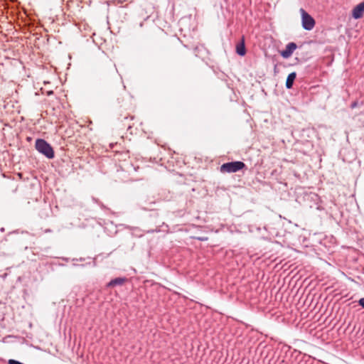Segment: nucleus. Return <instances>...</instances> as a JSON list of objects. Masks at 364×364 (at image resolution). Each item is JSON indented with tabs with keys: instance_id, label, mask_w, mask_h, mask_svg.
I'll use <instances>...</instances> for the list:
<instances>
[{
	"instance_id": "obj_8",
	"label": "nucleus",
	"mask_w": 364,
	"mask_h": 364,
	"mask_svg": "<svg viewBox=\"0 0 364 364\" xmlns=\"http://www.w3.org/2000/svg\"><path fill=\"white\" fill-rule=\"evenodd\" d=\"M236 52L240 56H244L246 53L244 39L242 40L236 46Z\"/></svg>"
},
{
	"instance_id": "obj_14",
	"label": "nucleus",
	"mask_w": 364,
	"mask_h": 364,
	"mask_svg": "<svg viewBox=\"0 0 364 364\" xmlns=\"http://www.w3.org/2000/svg\"><path fill=\"white\" fill-rule=\"evenodd\" d=\"M151 232H154V230H151V231H150V230H148L146 232H147V233H150Z\"/></svg>"
},
{
	"instance_id": "obj_2",
	"label": "nucleus",
	"mask_w": 364,
	"mask_h": 364,
	"mask_svg": "<svg viewBox=\"0 0 364 364\" xmlns=\"http://www.w3.org/2000/svg\"><path fill=\"white\" fill-rule=\"evenodd\" d=\"M245 166L246 165L242 161H236L223 164L220 166V171L222 173H235L242 170Z\"/></svg>"
},
{
	"instance_id": "obj_5",
	"label": "nucleus",
	"mask_w": 364,
	"mask_h": 364,
	"mask_svg": "<svg viewBox=\"0 0 364 364\" xmlns=\"http://www.w3.org/2000/svg\"><path fill=\"white\" fill-rule=\"evenodd\" d=\"M297 46L295 43L291 42L289 43L287 46L284 50L281 51V55L284 58H289L293 52L296 49Z\"/></svg>"
},
{
	"instance_id": "obj_1",
	"label": "nucleus",
	"mask_w": 364,
	"mask_h": 364,
	"mask_svg": "<svg viewBox=\"0 0 364 364\" xmlns=\"http://www.w3.org/2000/svg\"><path fill=\"white\" fill-rule=\"evenodd\" d=\"M36 149L49 159L55 156L53 147L45 139H38L35 144Z\"/></svg>"
},
{
	"instance_id": "obj_4",
	"label": "nucleus",
	"mask_w": 364,
	"mask_h": 364,
	"mask_svg": "<svg viewBox=\"0 0 364 364\" xmlns=\"http://www.w3.org/2000/svg\"><path fill=\"white\" fill-rule=\"evenodd\" d=\"M364 16V1L356 5L352 9V17L354 19H360Z\"/></svg>"
},
{
	"instance_id": "obj_3",
	"label": "nucleus",
	"mask_w": 364,
	"mask_h": 364,
	"mask_svg": "<svg viewBox=\"0 0 364 364\" xmlns=\"http://www.w3.org/2000/svg\"><path fill=\"white\" fill-rule=\"evenodd\" d=\"M301 14L302 27L306 31H311L315 26V21L314 18L309 15L304 9H300Z\"/></svg>"
},
{
	"instance_id": "obj_12",
	"label": "nucleus",
	"mask_w": 364,
	"mask_h": 364,
	"mask_svg": "<svg viewBox=\"0 0 364 364\" xmlns=\"http://www.w3.org/2000/svg\"><path fill=\"white\" fill-rule=\"evenodd\" d=\"M73 261H80V262H82V261H84V260H85V259H84V258H82V257H80V258H79V259H77V258L73 259Z\"/></svg>"
},
{
	"instance_id": "obj_13",
	"label": "nucleus",
	"mask_w": 364,
	"mask_h": 364,
	"mask_svg": "<svg viewBox=\"0 0 364 364\" xmlns=\"http://www.w3.org/2000/svg\"><path fill=\"white\" fill-rule=\"evenodd\" d=\"M44 232H45V233L52 232V230H51V229H50V228L46 229V230H44Z\"/></svg>"
},
{
	"instance_id": "obj_11",
	"label": "nucleus",
	"mask_w": 364,
	"mask_h": 364,
	"mask_svg": "<svg viewBox=\"0 0 364 364\" xmlns=\"http://www.w3.org/2000/svg\"><path fill=\"white\" fill-rule=\"evenodd\" d=\"M196 239L199 241H206L208 240V237H198Z\"/></svg>"
},
{
	"instance_id": "obj_15",
	"label": "nucleus",
	"mask_w": 364,
	"mask_h": 364,
	"mask_svg": "<svg viewBox=\"0 0 364 364\" xmlns=\"http://www.w3.org/2000/svg\"><path fill=\"white\" fill-rule=\"evenodd\" d=\"M127 127H128V128H131L132 127V126L130 124H129Z\"/></svg>"
},
{
	"instance_id": "obj_7",
	"label": "nucleus",
	"mask_w": 364,
	"mask_h": 364,
	"mask_svg": "<svg viewBox=\"0 0 364 364\" xmlns=\"http://www.w3.org/2000/svg\"><path fill=\"white\" fill-rule=\"evenodd\" d=\"M296 77V73L295 72H292L288 75V76L287 77V80H286V84H285L286 87L287 89L292 88L294 81L295 80Z\"/></svg>"
},
{
	"instance_id": "obj_9",
	"label": "nucleus",
	"mask_w": 364,
	"mask_h": 364,
	"mask_svg": "<svg viewBox=\"0 0 364 364\" xmlns=\"http://www.w3.org/2000/svg\"><path fill=\"white\" fill-rule=\"evenodd\" d=\"M358 105H359L358 102V101H354V102H353L351 103V105H350V108H351V109H354V108H355V107H358Z\"/></svg>"
},
{
	"instance_id": "obj_6",
	"label": "nucleus",
	"mask_w": 364,
	"mask_h": 364,
	"mask_svg": "<svg viewBox=\"0 0 364 364\" xmlns=\"http://www.w3.org/2000/svg\"><path fill=\"white\" fill-rule=\"evenodd\" d=\"M127 281L125 277H117L112 279L107 284V287H114L116 286H122Z\"/></svg>"
},
{
	"instance_id": "obj_10",
	"label": "nucleus",
	"mask_w": 364,
	"mask_h": 364,
	"mask_svg": "<svg viewBox=\"0 0 364 364\" xmlns=\"http://www.w3.org/2000/svg\"><path fill=\"white\" fill-rule=\"evenodd\" d=\"M359 305H360L363 308H364V297L361 298L358 301Z\"/></svg>"
}]
</instances>
